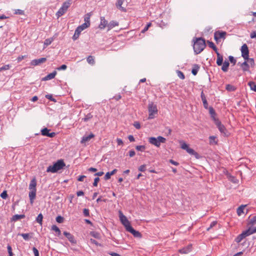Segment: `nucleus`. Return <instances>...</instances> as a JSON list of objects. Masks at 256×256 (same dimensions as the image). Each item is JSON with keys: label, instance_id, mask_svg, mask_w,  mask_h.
Listing matches in <instances>:
<instances>
[{"label": "nucleus", "instance_id": "37998d69", "mask_svg": "<svg viewBox=\"0 0 256 256\" xmlns=\"http://www.w3.org/2000/svg\"><path fill=\"white\" fill-rule=\"evenodd\" d=\"M84 23L90 26V15L87 14L84 18Z\"/></svg>", "mask_w": 256, "mask_h": 256}, {"label": "nucleus", "instance_id": "bf43d9fd", "mask_svg": "<svg viewBox=\"0 0 256 256\" xmlns=\"http://www.w3.org/2000/svg\"><path fill=\"white\" fill-rule=\"evenodd\" d=\"M216 224H217V222L216 221H213L210 224V227H208L207 228V230H209L211 228H212V227L215 226Z\"/></svg>", "mask_w": 256, "mask_h": 256}, {"label": "nucleus", "instance_id": "7c9ffc66", "mask_svg": "<svg viewBox=\"0 0 256 256\" xmlns=\"http://www.w3.org/2000/svg\"><path fill=\"white\" fill-rule=\"evenodd\" d=\"M208 46L212 48V49H213L214 52H216V53L218 52V48H216V46L214 45V43L212 42H210V41H208Z\"/></svg>", "mask_w": 256, "mask_h": 256}, {"label": "nucleus", "instance_id": "c03bdc74", "mask_svg": "<svg viewBox=\"0 0 256 256\" xmlns=\"http://www.w3.org/2000/svg\"><path fill=\"white\" fill-rule=\"evenodd\" d=\"M246 61L248 62V63L249 64L250 66H254V62L253 58H249L247 60H246Z\"/></svg>", "mask_w": 256, "mask_h": 256}, {"label": "nucleus", "instance_id": "aec40b11", "mask_svg": "<svg viewBox=\"0 0 256 256\" xmlns=\"http://www.w3.org/2000/svg\"><path fill=\"white\" fill-rule=\"evenodd\" d=\"M56 74V72L54 71L48 74L46 76L43 78V80H48L54 78Z\"/></svg>", "mask_w": 256, "mask_h": 256}, {"label": "nucleus", "instance_id": "f704fd0d", "mask_svg": "<svg viewBox=\"0 0 256 256\" xmlns=\"http://www.w3.org/2000/svg\"><path fill=\"white\" fill-rule=\"evenodd\" d=\"M242 233L244 234L245 238L253 234L252 230L250 228H249L248 230H246L244 231Z\"/></svg>", "mask_w": 256, "mask_h": 256}, {"label": "nucleus", "instance_id": "bb28decb", "mask_svg": "<svg viewBox=\"0 0 256 256\" xmlns=\"http://www.w3.org/2000/svg\"><path fill=\"white\" fill-rule=\"evenodd\" d=\"M118 22L114 20L110 22L108 24V30H110L114 28V26H118Z\"/></svg>", "mask_w": 256, "mask_h": 256}, {"label": "nucleus", "instance_id": "864d4df0", "mask_svg": "<svg viewBox=\"0 0 256 256\" xmlns=\"http://www.w3.org/2000/svg\"><path fill=\"white\" fill-rule=\"evenodd\" d=\"M83 214L85 216H90V211L88 208H84L83 210Z\"/></svg>", "mask_w": 256, "mask_h": 256}, {"label": "nucleus", "instance_id": "39448f33", "mask_svg": "<svg viewBox=\"0 0 256 256\" xmlns=\"http://www.w3.org/2000/svg\"><path fill=\"white\" fill-rule=\"evenodd\" d=\"M166 141V139L162 136H158L157 138L150 137L148 138L149 142L157 147H160V143H164Z\"/></svg>", "mask_w": 256, "mask_h": 256}, {"label": "nucleus", "instance_id": "3c124183", "mask_svg": "<svg viewBox=\"0 0 256 256\" xmlns=\"http://www.w3.org/2000/svg\"><path fill=\"white\" fill-rule=\"evenodd\" d=\"M208 110H209V112H210V115H216V113L215 112V110H214L213 108L212 107V106H210V107H208Z\"/></svg>", "mask_w": 256, "mask_h": 256}, {"label": "nucleus", "instance_id": "c85d7f7f", "mask_svg": "<svg viewBox=\"0 0 256 256\" xmlns=\"http://www.w3.org/2000/svg\"><path fill=\"white\" fill-rule=\"evenodd\" d=\"M52 230L54 231L58 236H60L61 234V232L60 228L56 225H52Z\"/></svg>", "mask_w": 256, "mask_h": 256}, {"label": "nucleus", "instance_id": "e433bc0d", "mask_svg": "<svg viewBox=\"0 0 256 256\" xmlns=\"http://www.w3.org/2000/svg\"><path fill=\"white\" fill-rule=\"evenodd\" d=\"M248 85L250 86L252 90L256 92V84H255L254 82H250L248 83Z\"/></svg>", "mask_w": 256, "mask_h": 256}, {"label": "nucleus", "instance_id": "49530a36", "mask_svg": "<svg viewBox=\"0 0 256 256\" xmlns=\"http://www.w3.org/2000/svg\"><path fill=\"white\" fill-rule=\"evenodd\" d=\"M0 197L3 199H6L8 197L7 192L6 190L3 191L0 194Z\"/></svg>", "mask_w": 256, "mask_h": 256}, {"label": "nucleus", "instance_id": "6ab92c4d", "mask_svg": "<svg viewBox=\"0 0 256 256\" xmlns=\"http://www.w3.org/2000/svg\"><path fill=\"white\" fill-rule=\"evenodd\" d=\"M124 0H118L116 4V7L120 10L122 12H126V9L125 8L122 6V4H123Z\"/></svg>", "mask_w": 256, "mask_h": 256}, {"label": "nucleus", "instance_id": "c756f323", "mask_svg": "<svg viewBox=\"0 0 256 256\" xmlns=\"http://www.w3.org/2000/svg\"><path fill=\"white\" fill-rule=\"evenodd\" d=\"M87 62L90 64H95L94 57L91 56H88L87 58Z\"/></svg>", "mask_w": 256, "mask_h": 256}, {"label": "nucleus", "instance_id": "4be33fe9", "mask_svg": "<svg viewBox=\"0 0 256 256\" xmlns=\"http://www.w3.org/2000/svg\"><path fill=\"white\" fill-rule=\"evenodd\" d=\"M116 172L117 170L114 169L112 172H106L104 177V180H109L111 176L114 174Z\"/></svg>", "mask_w": 256, "mask_h": 256}, {"label": "nucleus", "instance_id": "603ef678", "mask_svg": "<svg viewBox=\"0 0 256 256\" xmlns=\"http://www.w3.org/2000/svg\"><path fill=\"white\" fill-rule=\"evenodd\" d=\"M202 102L204 108L206 109H208V103L206 98L202 100Z\"/></svg>", "mask_w": 256, "mask_h": 256}, {"label": "nucleus", "instance_id": "9d476101", "mask_svg": "<svg viewBox=\"0 0 256 256\" xmlns=\"http://www.w3.org/2000/svg\"><path fill=\"white\" fill-rule=\"evenodd\" d=\"M215 124L216 126L220 132L223 134L226 135V128L225 126L221 123L220 120H216V124Z\"/></svg>", "mask_w": 256, "mask_h": 256}, {"label": "nucleus", "instance_id": "a18cd8bd", "mask_svg": "<svg viewBox=\"0 0 256 256\" xmlns=\"http://www.w3.org/2000/svg\"><path fill=\"white\" fill-rule=\"evenodd\" d=\"M11 67V66L10 64H6L2 67L0 68V72L2 70H9Z\"/></svg>", "mask_w": 256, "mask_h": 256}, {"label": "nucleus", "instance_id": "4c0bfd02", "mask_svg": "<svg viewBox=\"0 0 256 256\" xmlns=\"http://www.w3.org/2000/svg\"><path fill=\"white\" fill-rule=\"evenodd\" d=\"M90 235L98 239H99L100 238V234L98 232H90Z\"/></svg>", "mask_w": 256, "mask_h": 256}, {"label": "nucleus", "instance_id": "b1692460", "mask_svg": "<svg viewBox=\"0 0 256 256\" xmlns=\"http://www.w3.org/2000/svg\"><path fill=\"white\" fill-rule=\"evenodd\" d=\"M186 151L189 154L194 156L196 158H198V154L196 152H195L192 148H188Z\"/></svg>", "mask_w": 256, "mask_h": 256}, {"label": "nucleus", "instance_id": "052dcab7", "mask_svg": "<svg viewBox=\"0 0 256 256\" xmlns=\"http://www.w3.org/2000/svg\"><path fill=\"white\" fill-rule=\"evenodd\" d=\"M198 68H199L197 66V68H194L192 70V72L194 76H196L197 74Z\"/></svg>", "mask_w": 256, "mask_h": 256}, {"label": "nucleus", "instance_id": "09e8293b", "mask_svg": "<svg viewBox=\"0 0 256 256\" xmlns=\"http://www.w3.org/2000/svg\"><path fill=\"white\" fill-rule=\"evenodd\" d=\"M64 220V218L60 216H58L56 218V221L58 223H62Z\"/></svg>", "mask_w": 256, "mask_h": 256}, {"label": "nucleus", "instance_id": "79ce46f5", "mask_svg": "<svg viewBox=\"0 0 256 256\" xmlns=\"http://www.w3.org/2000/svg\"><path fill=\"white\" fill-rule=\"evenodd\" d=\"M180 147L182 149L186 150H188V148H189L188 145L185 143L183 141L180 142Z\"/></svg>", "mask_w": 256, "mask_h": 256}, {"label": "nucleus", "instance_id": "338daca9", "mask_svg": "<svg viewBox=\"0 0 256 256\" xmlns=\"http://www.w3.org/2000/svg\"><path fill=\"white\" fill-rule=\"evenodd\" d=\"M67 68V66L66 64H62L60 66L57 68L58 70H65Z\"/></svg>", "mask_w": 256, "mask_h": 256}, {"label": "nucleus", "instance_id": "cd10ccee", "mask_svg": "<svg viewBox=\"0 0 256 256\" xmlns=\"http://www.w3.org/2000/svg\"><path fill=\"white\" fill-rule=\"evenodd\" d=\"M229 65H230V64L228 61H226V60L224 61V62L223 63L222 66V71H224V72H227L228 70V68L229 66Z\"/></svg>", "mask_w": 256, "mask_h": 256}, {"label": "nucleus", "instance_id": "7ed1b4c3", "mask_svg": "<svg viewBox=\"0 0 256 256\" xmlns=\"http://www.w3.org/2000/svg\"><path fill=\"white\" fill-rule=\"evenodd\" d=\"M148 119L151 120L155 118L158 113L156 105L153 102H150L148 104Z\"/></svg>", "mask_w": 256, "mask_h": 256}, {"label": "nucleus", "instance_id": "412c9836", "mask_svg": "<svg viewBox=\"0 0 256 256\" xmlns=\"http://www.w3.org/2000/svg\"><path fill=\"white\" fill-rule=\"evenodd\" d=\"M192 250V246L188 245L186 248L179 250V252L182 254H188Z\"/></svg>", "mask_w": 256, "mask_h": 256}, {"label": "nucleus", "instance_id": "2eb2a0df", "mask_svg": "<svg viewBox=\"0 0 256 256\" xmlns=\"http://www.w3.org/2000/svg\"><path fill=\"white\" fill-rule=\"evenodd\" d=\"M240 67L244 72H250L249 70L250 65L246 60L244 62L241 64Z\"/></svg>", "mask_w": 256, "mask_h": 256}, {"label": "nucleus", "instance_id": "dca6fc26", "mask_svg": "<svg viewBox=\"0 0 256 256\" xmlns=\"http://www.w3.org/2000/svg\"><path fill=\"white\" fill-rule=\"evenodd\" d=\"M36 181L35 178H34L30 182L29 189L30 190H36Z\"/></svg>", "mask_w": 256, "mask_h": 256}, {"label": "nucleus", "instance_id": "0eeeda50", "mask_svg": "<svg viewBox=\"0 0 256 256\" xmlns=\"http://www.w3.org/2000/svg\"><path fill=\"white\" fill-rule=\"evenodd\" d=\"M240 50L242 56L246 60L248 58L249 56V50L246 44H244L242 46Z\"/></svg>", "mask_w": 256, "mask_h": 256}, {"label": "nucleus", "instance_id": "ddd939ff", "mask_svg": "<svg viewBox=\"0 0 256 256\" xmlns=\"http://www.w3.org/2000/svg\"><path fill=\"white\" fill-rule=\"evenodd\" d=\"M128 232H130L132 234H133V236L136 238H140L141 237V234L138 232L134 230L132 226L128 228V230H127Z\"/></svg>", "mask_w": 256, "mask_h": 256}, {"label": "nucleus", "instance_id": "69168bd1", "mask_svg": "<svg viewBox=\"0 0 256 256\" xmlns=\"http://www.w3.org/2000/svg\"><path fill=\"white\" fill-rule=\"evenodd\" d=\"M134 126L136 129H140V123L138 122H134Z\"/></svg>", "mask_w": 256, "mask_h": 256}, {"label": "nucleus", "instance_id": "0e129e2a", "mask_svg": "<svg viewBox=\"0 0 256 256\" xmlns=\"http://www.w3.org/2000/svg\"><path fill=\"white\" fill-rule=\"evenodd\" d=\"M24 12L22 10H15L14 14H23Z\"/></svg>", "mask_w": 256, "mask_h": 256}, {"label": "nucleus", "instance_id": "f257e3e1", "mask_svg": "<svg viewBox=\"0 0 256 256\" xmlns=\"http://www.w3.org/2000/svg\"><path fill=\"white\" fill-rule=\"evenodd\" d=\"M194 41L193 48L194 52L196 54H198L201 52L206 47L205 40L202 38H196V40Z\"/></svg>", "mask_w": 256, "mask_h": 256}, {"label": "nucleus", "instance_id": "a878e982", "mask_svg": "<svg viewBox=\"0 0 256 256\" xmlns=\"http://www.w3.org/2000/svg\"><path fill=\"white\" fill-rule=\"evenodd\" d=\"M89 26H90L88 24H86L84 22L80 26H78L76 29L81 32L82 30H85Z\"/></svg>", "mask_w": 256, "mask_h": 256}, {"label": "nucleus", "instance_id": "423d86ee", "mask_svg": "<svg viewBox=\"0 0 256 256\" xmlns=\"http://www.w3.org/2000/svg\"><path fill=\"white\" fill-rule=\"evenodd\" d=\"M119 218L122 224L124 226L126 230H128L130 227H132L130 222L121 211L119 212Z\"/></svg>", "mask_w": 256, "mask_h": 256}, {"label": "nucleus", "instance_id": "c9c22d12", "mask_svg": "<svg viewBox=\"0 0 256 256\" xmlns=\"http://www.w3.org/2000/svg\"><path fill=\"white\" fill-rule=\"evenodd\" d=\"M54 38H50L48 39H46L44 42V45L48 46L50 45L52 42L54 41Z\"/></svg>", "mask_w": 256, "mask_h": 256}, {"label": "nucleus", "instance_id": "58836bf2", "mask_svg": "<svg viewBox=\"0 0 256 256\" xmlns=\"http://www.w3.org/2000/svg\"><path fill=\"white\" fill-rule=\"evenodd\" d=\"M80 34V32L76 29L75 30L74 34V36H72L73 40H77L78 38L79 37Z\"/></svg>", "mask_w": 256, "mask_h": 256}, {"label": "nucleus", "instance_id": "9b49d317", "mask_svg": "<svg viewBox=\"0 0 256 256\" xmlns=\"http://www.w3.org/2000/svg\"><path fill=\"white\" fill-rule=\"evenodd\" d=\"M94 136V135L91 133L88 136H82V140L80 141V143L82 144H86V142H89L90 139L93 138Z\"/></svg>", "mask_w": 256, "mask_h": 256}, {"label": "nucleus", "instance_id": "473e14b6", "mask_svg": "<svg viewBox=\"0 0 256 256\" xmlns=\"http://www.w3.org/2000/svg\"><path fill=\"white\" fill-rule=\"evenodd\" d=\"M226 89L228 92H234L236 90V88L230 84H228L226 86Z\"/></svg>", "mask_w": 256, "mask_h": 256}, {"label": "nucleus", "instance_id": "4d7b16f0", "mask_svg": "<svg viewBox=\"0 0 256 256\" xmlns=\"http://www.w3.org/2000/svg\"><path fill=\"white\" fill-rule=\"evenodd\" d=\"M138 170L140 172H144L146 170V166L145 164L141 165L138 168Z\"/></svg>", "mask_w": 256, "mask_h": 256}, {"label": "nucleus", "instance_id": "680f3d73", "mask_svg": "<svg viewBox=\"0 0 256 256\" xmlns=\"http://www.w3.org/2000/svg\"><path fill=\"white\" fill-rule=\"evenodd\" d=\"M100 180V178L98 177H96L94 180V182L93 183V186H98V183Z\"/></svg>", "mask_w": 256, "mask_h": 256}, {"label": "nucleus", "instance_id": "ea45409f", "mask_svg": "<svg viewBox=\"0 0 256 256\" xmlns=\"http://www.w3.org/2000/svg\"><path fill=\"white\" fill-rule=\"evenodd\" d=\"M42 218H43V216L42 214H40L36 218V221L37 222H38V224H42Z\"/></svg>", "mask_w": 256, "mask_h": 256}, {"label": "nucleus", "instance_id": "5fc2aeb1", "mask_svg": "<svg viewBox=\"0 0 256 256\" xmlns=\"http://www.w3.org/2000/svg\"><path fill=\"white\" fill-rule=\"evenodd\" d=\"M7 248H8V254H9L8 256H12L13 254L12 252V248L11 246L10 245H8L7 246Z\"/></svg>", "mask_w": 256, "mask_h": 256}, {"label": "nucleus", "instance_id": "a211bd4d", "mask_svg": "<svg viewBox=\"0 0 256 256\" xmlns=\"http://www.w3.org/2000/svg\"><path fill=\"white\" fill-rule=\"evenodd\" d=\"M217 56L216 64L220 66L222 65L223 62V56L220 54L219 52L216 53Z\"/></svg>", "mask_w": 256, "mask_h": 256}, {"label": "nucleus", "instance_id": "de8ad7c7", "mask_svg": "<svg viewBox=\"0 0 256 256\" xmlns=\"http://www.w3.org/2000/svg\"><path fill=\"white\" fill-rule=\"evenodd\" d=\"M178 76L182 80H184L185 78V76L182 72L180 70H178L177 72Z\"/></svg>", "mask_w": 256, "mask_h": 256}, {"label": "nucleus", "instance_id": "4468645a", "mask_svg": "<svg viewBox=\"0 0 256 256\" xmlns=\"http://www.w3.org/2000/svg\"><path fill=\"white\" fill-rule=\"evenodd\" d=\"M108 21L105 20L104 17L100 18V23L99 28L100 29H104L106 26H108Z\"/></svg>", "mask_w": 256, "mask_h": 256}, {"label": "nucleus", "instance_id": "6e6d98bb", "mask_svg": "<svg viewBox=\"0 0 256 256\" xmlns=\"http://www.w3.org/2000/svg\"><path fill=\"white\" fill-rule=\"evenodd\" d=\"M151 26V23H148L144 28L142 30V33L145 32L146 31L148 30L149 27Z\"/></svg>", "mask_w": 256, "mask_h": 256}, {"label": "nucleus", "instance_id": "a19ab883", "mask_svg": "<svg viewBox=\"0 0 256 256\" xmlns=\"http://www.w3.org/2000/svg\"><path fill=\"white\" fill-rule=\"evenodd\" d=\"M50 130L48 128H44L41 130L42 134L44 136H46L49 134Z\"/></svg>", "mask_w": 256, "mask_h": 256}, {"label": "nucleus", "instance_id": "72a5a7b5", "mask_svg": "<svg viewBox=\"0 0 256 256\" xmlns=\"http://www.w3.org/2000/svg\"><path fill=\"white\" fill-rule=\"evenodd\" d=\"M244 206H241L237 208L236 212L238 216H240L242 214L244 213Z\"/></svg>", "mask_w": 256, "mask_h": 256}, {"label": "nucleus", "instance_id": "f3484780", "mask_svg": "<svg viewBox=\"0 0 256 256\" xmlns=\"http://www.w3.org/2000/svg\"><path fill=\"white\" fill-rule=\"evenodd\" d=\"M36 190H30L29 192L28 196L30 203L32 204L34 202V200L36 198Z\"/></svg>", "mask_w": 256, "mask_h": 256}, {"label": "nucleus", "instance_id": "13d9d810", "mask_svg": "<svg viewBox=\"0 0 256 256\" xmlns=\"http://www.w3.org/2000/svg\"><path fill=\"white\" fill-rule=\"evenodd\" d=\"M228 58L231 63H232L234 64H235L236 63V60L232 56H229Z\"/></svg>", "mask_w": 256, "mask_h": 256}, {"label": "nucleus", "instance_id": "393cba45", "mask_svg": "<svg viewBox=\"0 0 256 256\" xmlns=\"http://www.w3.org/2000/svg\"><path fill=\"white\" fill-rule=\"evenodd\" d=\"M25 218V216L24 214H15L12 217V220L16 222L22 218Z\"/></svg>", "mask_w": 256, "mask_h": 256}, {"label": "nucleus", "instance_id": "774afa93", "mask_svg": "<svg viewBox=\"0 0 256 256\" xmlns=\"http://www.w3.org/2000/svg\"><path fill=\"white\" fill-rule=\"evenodd\" d=\"M250 37L251 38H256V31L252 32L250 34Z\"/></svg>", "mask_w": 256, "mask_h": 256}, {"label": "nucleus", "instance_id": "6e6552de", "mask_svg": "<svg viewBox=\"0 0 256 256\" xmlns=\"http://www.w3.org/2000/svg\"><path fill=\"white\" fill-rule=\"evenodd\" d=\"M226 34V33L225 32L217 31L214 34V40L218 43L220 41V39L225 38Z\"/></svg>", "mask_w": 256, "mask_h": 256}, {"label": "nucleus", "instance_id": "e2e57ef3", "mask_svg": "<svg viewBox=\"0 0 256 256\" xmlns=\"http://www.w3.org/2000/svg\"><path fill=\"white\" fill-rule=\"evenodd\" d=\"M32 251L34 252V256H39V252L36 248L35 247H34L32 248Z\"/></svg>", "mask_w": 256, "mask_h": 256}, {"label": "nucleus", "instance_id": "f03ea898", "mask_svg": "<svg viewBox=\"0 0 256 256\" xmlns=\"http://www.w3.org/2000/svg\"><path fill=\"white\" fill-rule=\"evenodd\" d=\"M65 166L66 164L64 162V160L60 159L58 160L52 166H48L47 168L46 172H51L52 173H55L58 172V170L63 169Z\"/></svg>", "mask_w": 256, "mask_h": 256}, {"label": "nucleus", "instance_id": "1a4fd4ad", "mask_svg": "<svg viewBox=\"0 0 256 256\" xmlns=\"http://www.w3.org/2000/svg\"><path fill=\"white\" fill-rule=\"evenodd\" d=\"M46 60V58H42L38 59H34L31 61L30 64L32 66H36L40 64H41L44 63Z\"/></svg>", "mask_w": 256, "mask_h": 256}, {"label": "nucleus", "instance_id": "20e7f679", "mask_svg": "<svg viewBox=\"0 0 256 256\" xmlns=\"http://www.w3.org/2000/svg\"><path fill=\"white\" fill-rule=\"evenodd\" d=\"M72 4V0H66L64 2L62 7L59 9L58 12H56V15L58 16H61L67 11L68 8Z\"/></svg>", "mask_w": 256, "mask_h": 256}, {"label": "nucleus", "instance_id": "2f4dec72", "mask_svg": "<svg viewBox=\"0 0 256 256\" xmlns=\"http://www.w3.org/2000/svg\"><path fill=\"white\" fill-rule=\"evenodd\" d=\"M245 237H244V234L242 233L241 234H239L235 239V241L237 242V243H239Z\"/></svg>", "mask_w": 256, "mask_h": 256}, {"label": "nucleus", "instance_id": "f8f14e48", "mask_svg": "<svg viewBox=\"0 0 256 256\" xmlns=\"http://www.w3.org/2000/svg\"><path fill=\"white\" fill-rule=\"evenodd\" d=\"M64 234L68 240L72 244H76V240H75L74 236L70 232H64Z\"/></svg>", "mask_w": 256, "mask_h": 256}, {"label": "nucleus", "instance_id": "8fccbe9b", "mask_svg": "<svg viewBox=\"0 0 256 256\" xmlns=\"http://www.w3.org/2000/svg\"><path fill=\"white\" fill-rule=\"evenodd\" d=\"M145 146H137L136 147V148L138 151H141L142 152L145 150Z\"/></svg>", "mask_w": 256, "mask_h": 256}, {"label": "nucleus", "instance_id": "5701e85b", "mask_svg": "<svg viewBox=\"0 0 256 256\" xmlns=\"http://www.w3.org/2000/svg\"><path fill=\"white\" fill-rule=\"evenodd\" d=\"M18 236H22L25 240H28L32 238V234H20L18 233Z\"/></svg>", "mask_w": 256, "mask_h": 256}]
</instances>
